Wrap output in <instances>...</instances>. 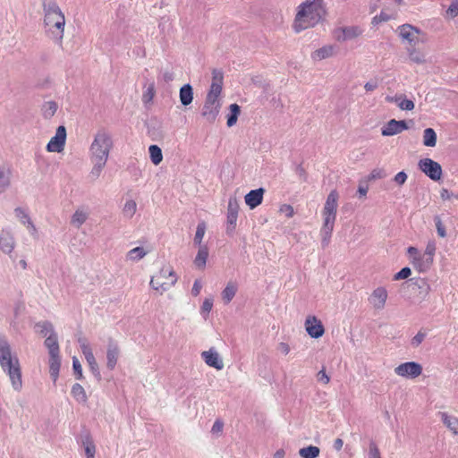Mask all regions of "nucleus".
Listing matches in <instances>:
<instances>
[{
	"instance_id": "obj_13",
	"label": "nucleus",
	"mask_w": 458,
	"mask_h": 458,
	"mask_svg": "<svg viewBox=\"0 0 458 458\" xmlns=\"http://www.w3.org/2000/svg\"><path fill=\"white\" fill-rule=\"evenodd\" d=\"M305 329L308 335L313 338H319L325 333L322 322L316 316H308L305 320Z\"/></svg>"
},
{
	"instance_id": "obj_50",
	"label": "nucleus",
	"mask_w": 458,
	"mask_h": 458,
	"mask_svg": "<svg viewBox=\"0 0 458 458\" xmlns=\"http://www.w3.org/2000/svg\"><path fill=\"white\" fill-rule=\"evenodd\" d=\"M72 367L77 379L82 378V368L76 357L72 358Z\"/></svg>"
},
{
	"instance_id": "obj_52",
	"label": "nucleus",
	"mask_w": 458,
	"mask_h": 458,
	"mask_svg": "<svg viewBox=\"0 0 458 458\" xmlns=\"http://www.w3.org/2000/svg\"><path fill=\"white\" fill-rule=\"evenodd\" d=\"M446 15L449 18H454L458 15V0L454 1L446 10Z\"/></svg>"
},
{
	"instance_id": "obj_34",
	"label": "nucleus",
	"mask_w": 458,
	"mask_h": 458,
	"mask_svg": "<svg viewBox=\"0 0 458 458\" xmlns=\"http://www.w3.org/2000/svg\"><path fill=\"white\" fill-rule=\"evenodd\" d=\"M148 251L142 247H136L128 251L126 258L131 261H138L147 255Z\"/></svg>"
},
{
	"instance_id": "obj_5",
	"label": "nucleus",
	"mask_w": 458,
	"mask_h": 458,
	"mask_svg": "<svg viewBox=\"0 0 458 458\" xmlns=\"http://www.w3.org/2000/svg\"><path fill=\"white\" fill-rule=\"evenodd\" d=\"M177 282V276L169 265L160 268L150 279V286L160 294L168 291Z\"/></svg>"
},
{
	"instance_id": "obj_45",
	"label": "nucleus",
	"mask_w": 458,
	"mask_h": 458,
	"mask_svg": "<svg viewBox=\"0 0 458 458\" xmlns=\"http://www.w3.org/2000/svg\"><path fill=\"white\" fill-rule=\"evenodd\" d=\"M57 110V105L54 101H49L44 106V116L52 117Z\"/></svg>"
},
{
	"instance_id": "obj_26",
	"label": "nucleus",
	"mask_w": 458,
	"mask_h": 458,
	"mask_svg": "<svg viewBox=\"0 0 458 458\" xmlns=\"http://www.w3.org/2000/svg\"><path fill=\"white\" fill-rule=\"evenodd\" d=\"M193 91L190 84L183 85L180 89V100L183 106H188L192 102Z\"/></svg>"
},
{
	"instance_id": "obj_60",
	"label": "nucleus",
	"mask_w": 458,
	"mask_h": 458,
	"mask_svg": "<svg viewBox=\"0 0 458 458\" xmlns=\"http://www.w3.org/2000/svg\"><path fill=\"white\" fill-rule=\"evenodd\" d=\"M201 288H202L201 283L199 280H196L193 284V286L191 289V293L194 296H198L200 293Z\"/></svg>"
},
{
	"instance_id": "obj_54",
	"label": "nucleus",
	"mask_w": 458,
	"mask_h": 458,
	"mask_svg": "<svg viewBox=\"0 0 458 458\" xmlns=\"http://www.w3.org/2000/svg\"><path fill=\"white\" fill-rule=\"evenodd\" d=\"M369 458H381L379 449L375 442L369 444Z\"/></svg>"
},
{
	"instance_id": "obj_21",
	"label": "nucleus",
	"mask_w": 458,
	"mask_h": 458,
	"mask_svg": "<svg viewBox=\"0 0 458 458\" xmlns=\"http://www.w3.org/2000/svg\"><path fill=\"white\" fill-rule=\"evenodd\" d=\"M239 212V205L235 199H230L227 208V223L232 225L233 227L236 225Z\"/></svg>"
},
{
	"instance_id": "obj_12",
	"label": "nucleus",
	"mask_w": 458,
	"mask_h": 458,
	"mask_svg": "<svg viewBox=\"0 0 458 458\" xmlns=\"http://www.w3.org/2000/svg\"><path fill=\"white\" fill-rule=\"evenodd\" d=\"M66 140L65 127L61 125L57 128L55 135L51 138L47 145V149L49 152H61L64 149Z\"/></svg>"
},
{
	"instance_id": "obj_46",
	"label": "nucleus",
	"mask_w": 458,
	"mask_h": 458,
	"mask_svg": "<svg viewBox=\"0 0 458 458\" xmlns=\"http://www.w3.org/2000/svg\"><path fill=\"white\" fill-rule=\"evenodd\" d=\"M37 327L39 328V333L43 336H46L48 333L53 332L52 324L49 322L45 321V322L38 323V324H37Z\"/></svg>"
},
{
	"instance_id": "obj_48",
	"label": "nucleus",
	"mask_w": 458,
	"mask_h": 458,
	"mask_svg": "<svg viewBox=\"0 0 458 458\" xmlns=\"http://www.w3.org/2000/svg\"><path fill=\"white\" fill-rule=\"evenodd\" d=\"M279 212L284 214L287 218H291L294 215L293 208L289 204L281 205L279 208Z\"/></svg>"
},
{
	"instance_id": "obj_59",
	"label": "nucleus",
	"mask_w": 458,
	"mask_h": 458,
	"mask_svg": "<svg viewBox=\"0 0 458 458\" xmlns=\"http://www.w3.org/2000/svg\"><path fill=\"white\" fill-rule=\"evenodd\" d=\"M223 428H224V423L221 420H217L213 424L211 431L213 433H219L223 430Z\"/></svg>"
},
{
	"instance_id": "obj_20",
	"label": "nucleus",
	"mask_w": 458,
	"mask_h": 458,
	"mask_svg": "<svg viewBox=\"0 0 458 458\" xmlns=\"http://www.w3.org/2000/svg\"><path fill=\"white\" fill-rule=\"evenodd\" d=\"M386 101L396 103L397 106L402 110L411 111V110L414 109V106H415L413 101L405 98V97L403 95H396L394 97H387Z\"/></svg>"
},
{
	"instance_id": "obj_24",
	"label": "nucleus",
	"mask_w": 458,
	"mask_h": 458,
	"mask_svg": "<svg viewBox=\"0 0 458 458\" xmlns=\"http://www.w3.org/2000/svg\"><path fill=\"white\" fill-rule=\"evenodd\" d=\"M208 257V249L206 245H200L198 250V254L195 257L194 264L197 267L203 269L206 266L207 259Z\"/></svg>"
},
{
	"instance_id": "obj_3",
	"label": "nucleus",
	"mask_w": 458,
	"mask_h": 458,
	"mask_svg": "<svg viewBox=\"0 0 458 458\" xmlns=\"http://www.w3.org/2000/svg\"><path fill=\"white\" fill-rule=\"evenodd\" d=\"M339 194L336 190H333L327 195L324 204L321 215L323 217V225L321 233L328 240L331 237L334 230L335 223L336 220L337 208H338Z\"/></svg>"
},
{
	"instance_id": "obj_38",
	"label": "nucleus",
	"mask_w": 458,
	"mask_h": 458,
	"mask_svg": "<svg viewBox=\"0 0 458 458\" xmlns=\"http://www.w3.org/2000/svg\"><path fill=\"white\" fill-rule=\"evenodd\" d=\"M396 13L394 12L387 13L386 10H382L379 15H376L372 19V23L377 25L383 21H387L395 17Z\"/></svg>"
},
{
	"instance_id": "obj_37",
	"label": "nucleus",
	"mask_w": 458,
	"mask_h": 458,
	"mask_svg": "<svg viewBox=\"0 0 458 458\" xmlns=\"http://www.w3.org/2000/svg\"><path fill=\"white\" fill-rule=\"evenodd\" d=\"M11 184L10 172L6 173L0 168V193L4 192Z\"/></svg>"
},
{
	"instance_id": "obj_28",
	"label": "nucleus",
	"mask_w": 458,
	"mask_h": 458,
	"mask_svg": "<svg viewBox=\"0 0 458 458\" xmlns=\"http://www.w3.org/2000/svg\"><path fill=\"white\" fill-rule=\"evenodd\" d=\"M237 292V285L235 283L229 282L222 292V299L225 304H228L235 296Z\"/></svg>"
},
{
	"instance_id": "obj_39",
	"label": "nucleus",
	"mask_w": 458,
	"mask_h": 458,
	"mask_svg": "<svg viewBox=\"0 0 458 458\" xmlns=\"http://www.w3.org/2000/svg\"><path fill=\"white\" fill-rule=\"evenodd\" d=\"M83 445L87 458H95L96 446L90 437H87L84 439Z\"/></svg>"
},
{
	"instance_id": "obj_15",
	"label": "nucleus",
	"mask_w": 458,
	"mask_h": 458,
	"mask_svg": "<svg viewBox=\"0 0 458 458\" xmlns=\"http://www.w3.org/2000/svg\"><path fill=\"white\" fill-rule=\"evenodd\" d=\"M408 129L407 123L405 121H397L395 119H391L382 128L381 133L383 136H394L402 131Z\"/></svg>"
},
{
	"instance_id": "obj_36",
	"label": "nucleus",
	"mask_w": 458,
	"mask_h": 458,
	"mask_svg": "<svg viewBox=\"0 0 458 458\" xmlns=\"http://www.w3.org/2000/svg\"><path fill=\"white\" fill-rule=\"evenodd\" d=\"M229 108L231 111V114L228 116L227 125L229 127H231L236 123L238 115L240 114V112H241V109L237 104L230 105Z\"/></svg>"
},
{
	"instance_id": "obj_62",
	"label": "nucleus",
	"mask_w": 458,
	"mask_h": 458,
	"mask_svg": "<svg viewBox=\"0 0 458 458\" xmlns=\"http://www.w3.org/2000/svg\"><path fill=\"white\" fill-rule=\"evenodd\" d=\"M425 338V335L422 333H418L413 338H412V344L418 346L422 343V341Z\"/></svg>"
},
{
	"instance_id": "obj_57",
	"label": "nucleus",
	"mask_w": 458,
	"mask_h": 458,
	"mask_svg": "<svg viewBox=\"0 0 458 458\" xmlns=\"http://www.w3.org/2000/svg\"><path fill=\"white\" fill-rule=\"evenodd\" d=\"M212 307H213V300L212 299H206L203 301V304H202V307H201V311L203 313L208 314L210 312V310H212Z\"/></svg>"
},
{
	"instance_id": "obj_51",
	"label": "nucleus",
	"mask_w": 458,
	"mask_h": 458,
	"mask_svg": "<svg viewBox=\"0 0 458 458\" xmlns=\"http://www.w3.org/2000/svg\"><path fill=\"white\" fill-rule=\"evenodd\" d=\"M79 342L81 344V352H82V353H83L85 358H87L89 356H91V355H94L93 352H92V350H91V348L89 346V344L87 343L86 340L80 339Z\"/></svg>"
},
{
	"instance_id": "obj_16",
	"label": "nucleus",
	"mask_w": 458,
	"mask_h": 458,
	"mask_svg": "<svg viewBox=\"0 0 458 458\" xmlns=\"http://www.w3.org/2000/svg\"><path fill=\"white\" fill-rule=\"evenodd\" d=\"M387 296L388 293L385 287H377L372 292L369 301L373 308L382 310L386 305Z\"/></svg>"
},
{
	"instance_id": "obj_44",
	"label": "nucleus",
	"mask_w": 458,
	"mask_h": 458,
	"mask_svg": "<svg viewBox=\"0 0 458 458\" xmlns=\"http://www.w3.org/2000/svg\"><path fill=\"white\" fill-rule=\"evenodd\" d=\"M436 250H437L436 242H435V241L431 240V241L428 242L425 250L422 253L424 255H426V257L431 258V260L434 262V257L436 254Z\"/></svg>"
},
{
	"instance_id": "obj_22",
	"label": "nucleus",
	"mask_w": 458,
	"mask_h": 458,
	"mask_svg": "<svg viewBox=\"0 0 458 458\" xmlns=\"http://www.w3.org/2000/svg\"><path fill=\"white\" fill-rule=\"evenodd\" d=\"M49 372L50 376L55 382L59 376V370L61 367L60 354L49 355Z\"/></svg>"
},
{
	"instance_id": "obj_32",
	"label": "nucleus",
	"mask_w": 458,
	"mask_h": 458,
	"mask_svg": "<svg viewBox=\"0 0 458 458\" xmlns=\"http://www.w3.org/2000/svg\"><path fill=\"white\" fill-rule=\"evenodd\" d=\"M72 394L79 403H86L88 400V396L83 386L78 383L72 386Z\"/></svg>"
},
{
	"instance_id": "obj_41",
	"label": "nucleus",
	"mask_w": 458,
	"mask_h": 458,
	"mask_svg": "<svg viewBox=\"0 0 458 458\" xmlns=\"http://www.w3.org/2000/svg\"><path fill=\"white\" fill-rule=\"evenodd\" d=\"M88 214L83 210H77L72 217V223L77 226H81L87 219Z\"/></svg>"
},
{
	"instance_id": "obj_31",
	"label": "nucleus",
	"mask_w": 458,
	"mask_h": 458,
	"mask_svg": "<svg viewBox=\"0 0 458 458\" xmlns=\"http://www.w3.org/2000/svg\"><path fill=\"white\" fill-rule=\"evenodd\" d=\"M423 144L426 147H435L437 144V133L432 128H428L423 131Z\"/></svg>"
},
{
	"instance_id": "obj_33",
	"label": "nucleus",
	"mask_w": 458,
	"mask_h": 458,
	"mask_svg": "<svg viewBox=\"0 0 458 458\" xmlns=\"http://www.w3.org/2000/svg\"><path fill=\"white\" fill-rule=\"evenodd\" d=\"M319 454L320 449L315 445H309L299 450V454L302 458H317Z\"/></svg>"
},
{
	"instance_id": "obj_23",
	"label": "nucleus",
	"mask_w": 458,
	"mask_h": 458,
	"mask_svg": "<svg viewBox=\"0 0 458 458\" xmlns=\"http://www.w3.org/2000/svg\"><path fill=\"white\" fill-rule=\"evenodd\" d=\"M335 48L331 45L324 46L319 49H317L311 54V57L315 61H320L328 58L334 55Z\"/></svg>"
},
{
	"instance_id": "obj_64",
	"label": "nucleus",
	"mask_w": 458,
	"mask_h": 458,
	"mask_svg": "<svg viewBox=\"0 0 458 458\" xmlns=\"http://www.w3.org/2000/svg\"><path fill=\"white\" fill-rule=\"evenodd\" d=\"M153 96H154L153 88H150V89H148V92L143 95V100L145 102L149 101L150 99H152Z\"/></svg>"
},
{
	"instance_id": "obj_8",
	"label": "nucleus",
	"mask_w": 458,
	"mask_h": 458,
	"mask_svg": "<svg viewBox=\"0 0 458 458\" xmlns=\"http://www.w3.org/2000/svg\"><path fill=\"white\" fill-rule=\"evenodd\" d=\"M363 30L359 26L340 27L333 30V38L339 42L354 39L360 37Z\"/></svg>"
},
{
	"instance_id": "obj_14",
	"label": "nucleus",
	"mask_w": 458,
	"mask_h": 458,
	"mask_svg": "<svg viewBox=\"0 0 458 458\" xmlns=\"http://www.w3.org/2000/svg\"><path fill=\"white\" fill-rule=\"evenodd\" d=\"M220 109L219 100L206 98L201 115L209 123L215 122Z\"/></svg>"
},
{
	"instance_id": "obj_19",
	"label": "nucleus",
	"mask_w": 458,
	"mask_h": 458,
	"mask_svg": "<svg viewBox=\"0 0 458 458\" xmlns=\"http://www.w3.org/2000/svg\"><path fill=\"white\" fill-rule=\"evenodd\" d=\"M119 356V348L117 344L110 343L106 352V366L110 370H113L117 363Z\"/></svg>"
},
{
	"instance_id": "obj_55",
	"label": "nucleus",
	"mask_w": 458,
	"mask_h": 458,
	"mask_svg": "<svg viewBox=\"0 0 458 458\" xmlns=\"http://www.w3.org/2000/svg\"><path fill=\"white\" fill-rule=\"evenodd\" d=\"M386 176V173L383 169H374L369 175V179L375 180V179H381Z\"/></svg>"
},
{
	"instance_id": "obj_43",
	"label": "nucleus",
	"mask_w": 458,
	"mask_h": 458,
	"mask_svg": "<svg viewBox=\"0 0 458 458\" xmlns=\"http://www.w3.org/2000/svg\"><path fill=\"white\" fill-rule=\"evenodd\" d=\"M137 210V204L134 200H128L123 207V214L128 217H131Z\"/></svg>"
},
{
	"instance_id": "obj_4",
	"label": "nucleus",
	"mask_w": 458,
	"mask_h": 458,
	"mask_svg": "<svg viewBox=\"0 0 458 458\" xmlns=\"http://www.w3.org/2000/svg\"><path fill=\"white\" fill-rule=\"evenodd\" d=\"M44 22L47 30L61 42L64 38L65 18L55 4H49L47 7L45 6Z\"/></svg>"
},
{
	"instance_id": "obj_30",
	"label": "nucleus",
	"mask_w": 458,
	"mask_h": 458,
	"mask_svg": "<svg viewBox=\"0 0 458 458\" xmlns=\"http://www.w3.org/2000/svg\"><path fill=\"white\" fill-rule=\"evenodd\" d=\"M14 241L13 238L6 233L0 237V248L4 252L10 253L13 250Z\"/></svg>"
},
{
	"instance_id": "obj_56",
	"label": "nucleus",
	"mask_w": 458,
	"mask_h": 458,
	"mask_svg": "<svg viewBox=\"0 0 458 458\" xmlns=\"http://www.w3.org/2000/svg\"><path fill=\"white\" fill-rule=\"evenodd\" d=\"M407 180V174L404 173V172H399L398 174H395L394 178V181L398 184V185H403L404 184V182H406Z\"/></svg>"
},
{
	"instance_id": "obj_7",
	"label": "nucleus",
	"mask_w": 458,
	"mask_h": 458,
	"mask_svg": "<svg viewBox=\"0 0 458 458\" xmlns=\"http://www.w3.org/2000/svg\"><path fill=\"white\" fill-rule=\"evenodd\" d=\"M419 168L431 180L439 181L442 177L441 165L431 158H423L419 161Z\"/></svg>"
},
{
	"instance_id": "obj_2",
	"label": "nucleus",
	"mask_w": 458,
	"mask_h": 458,
	"mask_svg": "<svg viewBox=\"0 0 458 458\" xmlns=\"http://www.w3.org/2000/svg\"><path fill=\"white\" fill-rule=\"evenodd\" d=\"M112 147L113 141L106 132L99 131L96 134L90 146V153L94 162L92 173L97 176L106 165Z\"/></svg>"
},
{
	"instance_id": "obj_27",
	"label": "nucleus",
	"mask_w": 458,
	"mask_h": 458,
	"mask_svg": "<svg viewBox=\"0 0 458 458\" xmlns=\"http://www.w3.org/2000/svg\"><path fill=\"white\" fill-rule=\"evenodd\" d=\"M443 423L455 435H458V418L448 416L445 412H441Z\"/></svg>"
},
{
	"instance_id": "obj_17",
	"label": "nucleus",
	"mask_w": 458,
	"mask_h": 458,
	"mask_svg": "<svg viewBox=\"0 0 458 458\" xmlns=\"http://www.w3.org/2000/svg\"><path fill=\"white\" fill-rule=\"evenodd\" d=\"M264 193L265 190L263 188H259L257 190L250 191L244 197L246 205L250 209L257 208L262 203Z\"/></svg>"
},
{
	"instance_id": "obj_61",
	"label": "nucleus",
	"mask_w": 458,
	"mask_h": 458,
	"mask_svg": "<svg viewBox=\"0 0 458 458\" xmlns=\"http://www.w3.org/2000/svg\"><path fill=\"white\" fill-rule=\"evenodd\" d=\"M377 86L378 84L377 81H371L365 83L364 89H366V91H373L377 88Z\"/></svg>"
},
{
	"instance_id": "obj_63",
	"label": "nucleus",
	"mask_w": 458,
	"mask_h": 458,
	"mask_svg": "<svg viewBox=\"0 0 458 458\" xmlns=\"http://www.w3.org/2000/svg\"><path fill=\"white\" fill-rule=\"evenodd\" d=\"M440 197L443 200L450 199L452 197V193L447 189H442L440 191Z\"/></svg>"
},
{
	"instance_id": "obj_53",
	"label": "nucleus",
	"mask_w": 458,
	"mask_h": 458,
	"mask_svg": "<svg viewBox=\"0 0 458 458\" xmlns=\"http://www.w3.org/2000/svg\"><path fill=\"white\" fill-rule=\"evenodd\" d=\"M85 359H86V360H87V362L89 364V367L90 370L94 374L99 375L98 365L97 363V360H96L94 355L89 356V357H87Z\"/></svg>"
},
{
	"instance_id": "obj_49",
	"label": "nucleus",
	"mask_w": 458,
	"mask_h": 458,
	"mask_svg": "<svg viewBox=\"0 0 458 458\" xmlns=\"http://www.w3.org/2000/svg\"><path fill=\"white\" fill-rule=\"evenodd\" d=\"M411 275V268H410V267H405L402 268L398 273H396V274L394 276V280L406 279V278H408Z\"/></svg>"
},
{
	"instance_id": "obj_42",
	"label": "nucleus",
	"mask_w": 458,
	"mask_h": 458,
	"mask_svg": "<svg viewBox=\"0 0 458 458\" xmlns=\"http://www.w3.org/2000/svg\"><path fill=\"white\" fill-rule=\"evenodd\" d=\"M205 233H206V225L204 222H201L197 226V230H196V233H195V237H194L195 244H197L199 246L201 245Z\"/></svg>"
},
{
	"instance_id": "obj_35",
	"label": "nucleus",
	"mask_w": 458,
	"mask_h": 458,
	"mask_svg": "<svg viewBox=\"0 0 458 458\" xmlns=\"http://www.w3.org/2000/svg\"><path fill=\"white\" fill-rule=\"evenodd\" d=\"M409 58L411 62L421 64L424 62V54L414 47H408Z\"/></svg>"
},
{
	"instance_id": "obj_10",
	"label": "nucleus",
	"mask_w": 458,
	"mask_h": 458,
	"mask_svg": "<svg viewBox=\"0 0 458 458\" xmlns=\"http://www.w3.org/2000/svg\"><path fill=\"white\" fill-rule=\"evenodd\" d=\"M224 83V74L219 70H213L212 82L208 92L207 98L210 99L219 100Z\"/></svg>"
},
{
	"instance_id": "obj_58",
	"label": "nucleus",
	"mask_w": 458,
	"mask_h": 458,
	"mask_svg": "<svg viewBox=\"0 0 458 458\" xmlns=\"http://www.w3.org/2000/svg\"><path fill=\"white\" fill-rule=\"evenodd\" d=\"M318 378L320 382L325 385H327L330 381V377L327 376L325 370H320L318 374Z\"/></svg>"
},
{
	"instance_id": "obj_11",
	"label": "nucleus",
	"mask_w": 458,
	"mask_h": 458,
	"mask_svg": "<svg viewBox=\"0 0 458 458\" xmlns=\"http://www.w3.org/2000/svg\"><path fill=\"white\" fill-rule=\"evenodd\" d=\"M394 372L403 377H417L421 374L422 367L417 362L409 361L397 366Z\"/></svg>"
},
{
	"instance_id": "obj_18",
	"label": "nucleus",
	"mask_w": 458,
	"mask_h": 458,
	"mask_svg": "<svg viewBox=\"0 0 458 458\" xmlns=\"http://www.w3.org/2000/svg\"><path fill=\"white\" fill-rule=\"evenodd\" d=\"M201 356L209 367L216 369H222L224 368V363L216 352L213 350L205 351L201 353Z\"/></svg>"
},
{
	"instance_id": "obj_29",
	"label": "nucleus",
	"mask_w": 458,
	"mask_h": 458,
	"mask_svg": "<svg viewBox=\"0 0 458 458\" xmlns=\"http://www.w3.org/2000/svg\"><path fill=\"white\" fill-rule=\"evenodd\" d=\"M148 153L151 162L157 165L163 160V154L161 148L157 145H150L148 148Z\"/></svg>"
},
{
	"instance_id": "obj_25",
	"label": "nucleus",
	"mask_w": 458,
	"mask_h": 458,
	"mask_svg": "<svg viewBox=\"0 0 458 458\" xmlns=\"http://www.w3.org/2000/svg\"><path fill=\"white\" fill-rule=\"evenodd\" d=\"M45 346L47 348L49 355L60 354V348L55 334L52 333L48 337H47L45 340Z\"/></svg>"
},
{
	"instance_id": "obj_6",
	"label": "nucleus",
	"mask_w": 458,
	"mask_h": 458,
	"mask_svg": "<svg viewBox=\"0 0 458 458\" xmlns=\"http://www.w3.org/2000/svg\"><path fill=\"white\" fill-rule=\"evenodd\" d=\"M407 256L410 264L419 273L428 272L433 265L431 258L426 257L415 247L410 246L407 249Z\"/></svg>"
},
{
	"instance_id": "obj_9",
	"label": "nucleus",
	"mask_w": 458,
	"mask_h": 458,
	"mask_svg": "<svg viewBox=\"0 0 458 458\" xmlns=\"http://www.w3.org/2000/svg\"><path fill=\"white\" fill-rule=\"evenodd\" d=\"M399 36L408 42L410 47H415L420 41L421 31L411 24L398 27Z\"/></svg>"
},
{
	"instance_id": "obj_1",
	"label": "nucleus",
	"mask_w": 458,
	"mask_h": 458,
	"mask_svg": "<svg viewBox=\"0 0 458 458\" xmlns=\"http://www.w3.org/2000/svg\"><path fill=\"white\" fill-rule=\"evenodd\" d=\"M327 8L323 0H306L298 5L293 22V30L300 33L307 29L317 26L327 15Z\"/></svg>"
},
{
	"instance_id": "obj_40",
	"label": "nucleus",
	"mask_w": 458,
	"mask_h": 458,
	"mask_svg": "<svg viewBox=\"0 0 458 458\" xmlns=\"http://www.w3.org/2000/svg\"><path fill=\"white\" fill-rule=\"evenodd\" d=\"M15 214H16V216L23 223V224H28V227L31 228V230L33 231V233L36 232V227L35 225L32 224V222L30 220V217L29 216L25 213V211L20 208H16L15 209Z\"/></svg>"
},
{
	"instance_id": "obj_47",
	"label": "nucleus",
	"mask_w": 458,
	"mask_h": 458,
	"mask_svg": "<svg viewBox=\"0 0 458 458\" xmlns=\"http://www.w3.org/2000/svg\"><path fill=\"white\" fill-rule=\"evenodd\" d=\"M435 223H436V227H437L438 236L441 238H445L446 236V231H445V227L439 216L435 217Z\"/></svg>"
}]
</instances>
